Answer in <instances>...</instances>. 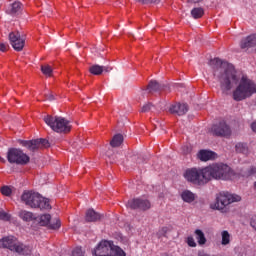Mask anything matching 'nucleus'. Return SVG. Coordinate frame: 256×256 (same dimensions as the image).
<instances>
[{
  "label": "nucleus",
  "mask_w": 256,
  "mask_h": 256,
  "mask_svg": "<svg viewBox=\"0 0 256 256\" xmlns=\"http://www.w3.org/2000/svg\"><path fill=\"white\" fill-rule=\"evenodd\" d=\"M137 1H139L140 3H144V4L151 2V0H137Z\"/></svg>",
  "instance_id": "44"
},
{
  "label": "nucleus",
  "mask_w": 256,
  "mask_h": 256,
  "mask_svg": "<svg viewBox=\"0 0 256 256\" xmlns=\"http://www.w3.org/2000/svg\"><path fill=\"white\" fill-rule=\"evenodd\" d=\"M45 97L48 101H55V96L53 95V92H49L48 94H45Z\"/></svg>",
  "instance_id": "38"
},
{
  "label": "nucleus",
  "mask_w": 256,
  "mask_h": 256,
  "mask_svg": "<svg viewBox=\"0 0 256 256\" xmlns=\"http://www.w3.org/2000/svg\"><path fill=\"white\" fill-rule=\"evenodd\" d=\"M203 0H190L191 3H201Z\"/></svg>",
  "instance_id": "45"
},
{
  "label": "nucleus",
  "mask_w": 256,
  "mask_h": 256,
  "mask_svg": "<svg viewBox=\"0 0 256 256\" xmlns=\"http://www.w3.org/2000/svg\"><path fill=\"white\" fill-rule=\"evenodd\" d=\"M221 237V245H223V247H227V245L231 244V234L229 233V231L223 230L221 232Z\"/></svg>",
  "instance_id": "25"
},
{
  "label": "nucleus",
  "mask_w": 256,
  "mask_h": 256,
  "mask_svg": "<svg viewBox=\"0 0 256 256\" xmlns=\"http://www.w3.org/2000/svg\"><path fill=\"white\" fill-rule=\"evenodd\" d=\"M198 158L200 161H211V159H215V152L209 150H200L198 153Z\"/></svg>",
  "instance_id": "20"
},
{
  "label": "nucleus",
  "mask_w": 256,
  "mask_h": 256,
  "mask_svg": "<svg viewBox=\"0 0 256 256\" xmlns=\"http://www.w3.org/2000/svg\"><path fill=\"white\" fill-rule=\"evenodd\" d=\"M256 93V84L247 76H242L239 84L232 92V99L234 101H245L249 97H253Z\"/></svg>",
  "instance_id": "3"
},
{
  "label": "nucleus",
  "mask_w": 256,
  "mask_h": 256,
  "mask_svg": "<svg viewBox=\"0 0 256 256\" xmlns=\"http://www.w3.org/2000/svg\"><path fill=\"white\" fill-rule=\"evenodd\" d=\"M168 230H169V229H168L167 227L161 228V230H160V235H165V233H167Z\"/></svg>",
  "instance_id": "40"
},
{
  "label": "nucleus",
  "mask_w": 256,
  "mask_h": 256,
  "mask_svg": "<svg viewBox=\"0 0 256 256\" xmlns=\"http://www.w3.org/2000/svg\"><path fill=\"white\" fill-rule=\"evenodd\" d=\"M181 199L184 201V203H193V201L197 199V196L195 193L191 192V190H184L181 193Z\"/></svg>",
  "instance_id": "22"
},
{
  "label": "nucleus",
  "mask_w": 256,
  "mask_h": 256,
  "mask_svg": "<svg viewBox=\"0 0 256 256\" xmlns=\"http://www.w3.org/2000/svg\"><path fill=\"white\" fill-rule=\"evenodd\" d=\"M123 143V136L121 134H116L112 138L110 145L111 147H119Z\"/></svg>",
  "instance_id": "29"
},
{
  "label": "nucleus",
  "mask_w": 256,
  "mask_h": 256,
  "mask_svg": "<svg viewBox=\"0 0 256 256\" xmlns=\"http://www.w3.org/2000/svg\"><path fill=\"white\" fill-rule=\"evenodd\" d=\"M103 71H105L106 73H109V71H111V67L103 66Z\"/></svg>",
  "instance_id": "42"
},
{
  "label": "nucleus",
  "mask_w": 256,
  "mask_h": 256,
  "mask_svg": "<svg viewBox=\"0 0 256 256\" xmlns=\"http://www.w3.org/2000/svg\"><path fill=\"white\" fill-rule=\"evenodd\" d=\"M194 235L196 236L197 243L198 245H200V247H203V245L207 243V238L205 237V233H203V230L196 229L194 231Z\"/></svg>",
  "instance_id": "23"
},
{
  "label": "nucleus",
  "mask_w": 256,
  "mask_h": 256,
  "mask_svg": "<svg viewBox=\"0 0 256 256\" xmlns=\"http://www.w3.org/2000/svg\"><path fill=\"white\" fill-rule=\"evenodd\" d=\"M126 207L132 210L148 211V209H151V202L143 198H134L128 200Z\"/></svg>",
  "instance_id": "10"
},
{
  "label": "nucleus",
  "mask_w": 256,
  "mask_h": 256,
  "mask_svg": "<svg viewBox=\"0 0 256 256\" xmlns=\"http://www.w3.org/2000/svg\"><path fill=\"white\" fill-rule=\"evenodd\" d=\"M153 104L151 103H147V104H144L143 107L141 108V113H149V111H151V109H153Z\"/></svg>",
  "instance_id": "36"
},
{
  "label": "nucleus",
  "mask_w": 256,
  "mask_h": 256,
  "mask_svg": "<svg viewBox=\"0 0 256 256\" xmlns=\"http://www.w3.org/2000/svg\"><path fill=\"white\" fill-rule=\"evenodd\" d=\"M149 93H153V91H161V84L156 80H151L147 86Z\"/></svg>",
  "instance_id": "26"
},
{
  "label": "nucleus",
  "mask_w": 256,
  "mask_h": 256,
  "mask_svg": "<svg viewBox=\"0 0 256 256\" xmlns=\"http://www.w3.org/2000/svg\"><path fill=\"white\" fill-rule=\"evenodd\" d=\"M21 201L27 205V207H31V209H40L41 211L51 209L49 199L40 196L39 193L25 191L21 196Z\"/></svg>",
  "instance_id": "4"
},
{
  "label": "nucleus",
  "mask_w": 256,
  "mask_h": 256,
  "mask_svg": "<svg viewBox=\"0 0 256 256\" xmlns=\"http://www.w3.org/2000/svg\"><path fill=\"white\" fill-rule=\"evenodd\" d=\"M191 15H192L193 19H201V17H203V15H205V10H203V8H201V7L194 8L191 10Z\"/></svg>",
  "instance_id": "28"
},
{
  "label": "nucleus",
  "mask_w": 256,
  "mask_h": 256,
  "mask_svg": "<svg viewBox=\"0 0 256 256\" xmlns=\"http://www.w3.org/2000/svg\"><path fill=\"white\" fill-rule=\"evenodd\" d=\"M209 181H229L233 177V169L225 163H213L205 167Z\"/></svg>",
  "instance_id": "2"
},
{
  "label": "nucleus",
  "mask_w": 256,
  "mask_h": 256,
  "mask_svg": "<svg viewBox=\"0 0 256 256\" xmlns=\"http://www.w3.org/2000/svg\"><path fill=\"white\" fill-rule=\"evenodd\" d=\"M23 8V4L19 1H15L10 5V15H17L21 13V9Z\"/></svg>",
  "instance_id": "24"
},
{
  "label": "nucleus",
  "mask_w": 256,
  "mask_h": 256,
  "mask_svg": "<svg viewBox=\"0 0 256 256\" xmlns=\"http://www.w3.org/2000/svg\"><path fill=\"white\" fill-rule=\"evenodd\" d=\"M211 131L216 137H229L231 135V128L225 121L219 122L212 126Z\"/></svg>",
  "instance_id": "14"
},
{
  "label": "nucleus",
  "mask_w": 256,
  "mask_h": 256,
  "mask_svg": "<svg viewBox=\"0 0 256 256\" xmlns=\"http://www.w3.org/2000/svg\"><path fill=\"white\" fill-rule=\"evenodd\" d=\"M149 3L157 4V3H161V0H150V2H148L147 4H149Z\"/></svg>",
  "instance_id": "43"
},
{
  "label": "nucleus",
  "mask_w": 256,
  "mask_h": 256,
  "mask_svg": "<svg viewBox=\"0 0 256 256\" xmlns=\"http://www.w3.org/2000/svg\"><path fill=\"white\" fill-rule=\"evenodd\" d=\"M19 217H20V219H22V221H25L26 223L35 221V219H37V216H35V214H33V212H29L27 210H21L19 212Z\"/></svg>",
  "instance_id": "21"
},
{
  "label": "nucleus",
  "mask_w": 256,
  "mask_h": 256,
  "mask_svg": "<svg viewBox=\"0 0 256 256\" xmlns=\"http://www.w3.org/2000/svg\"><path fill=\"white\" fill-rule=\"evenodd\" d=\"M256 173V167L251 166L246 172H244L242 175L243 177H251V175H255Z\"/></svg>",
  "instance_id": "34"
},
{
  "label": "nucleus",
  "mask_w": 256,
  "mask_h": 256,
  "mask_svg": "<svg viewBox=\"0 0 256 256\" xmlns=\"http://www.w3.org/2000/svg\"><path fill=\"white\" fill-rule=\"evenodd\" d=\"M2 195H5V197H11V193H13V190H11V187L9 186H3L1 188Z\"/></svg>",
  "instance_id": "33"
},
{
  "label": "nucleus",
  "mask_w": 256,
  "mask_h": 256,
  "mask_svg": "<svg viewBox=\"0 0 256 256\" xmlns=\"http://www.w3.org/2000/svg\"><path fill=\"white\" fill-rule=\"evenodd\" d=\"M113 241L102 240L96 248L92 251L94 256H109L111 249L113 248Z\"/></svg>",
  "instance_id": "11"
},
{
  "label": "nucleus",
  "mask_w": 256,
  "mask_h": 256,
  "mask_svg": "<svg viewBox=\"0 0 256 256\" xmlns=\"http://www.w3.org/2000/svg\"><path fill=\"white\" fill-rule=\"evenodd\" d=\"M240 48L245 51H249V49L256 48V34H251L245 38H243L240 42Z\"/></svg>",
  "instance_id": "15"
},
{
  "label": "nucleus",
  "mask_w": 256,
  "mask_h": 256,
  "mask_svg": "<svg viewBox=\"0 0 256 256\" xmlns=\"http://www.w3.org/2000/svg\"><path fill=\"white\" fill-rule=\"evenodd\" d=\"M251 129L254 133H256V121L251 124Z\"/></svg>",
  "instance_id": "41"
},
{
  "label": "nucleus",
  "mask_w": 256,
  "mask_h": 256,
  "mask_svg": "<svg viewBox=\"0 0 256 256\" xmlns=\"http://www.w3.org/2000/svg\"><path fill=\"white\" fill-rule=\"evenodd\" d=\"M0 221H11V214L1 210L0 211Z\"/></svg>",
  "instance_id": "32"
},
{
  "label": "nucleus",
  "mask_w": 256,
  "mask_h": 256,
  "mask_svg": "<svg viewBox=\"0 0 256 256\" xmlns=\"http://www.w3.org/2000/svg\"><path fill=\"white\" fill-rule=\"evenodd\" d=\"M12 251H14V253H18V255L27 256L32 253L33 248L29 245H25L19 241H16V244Z\"/></svg>",
  "instance_id": "18"
},
{
  "label": "nucleus",
  "mask_w": 256,
  "mask_h": 256,
  "mask_svg": "<svg viewBox=\"0 0 256 256\" xmlns=\"http://www.w3.org/2000/svg\"><path fill=\"white\" fill-rule=\"evenodd\" d=\"M9 39L14 51H23V47H25V37L21 36V33L11 32Z\"/></svg>",
  "instance_id": "13"
},
{
  "label": "nucleus",
  "mask_w": 256,
  "mask_h": 256,
  "mask_svg": "<svg viewBox=\"0 0 256 256\" xmlns=\"http://www.w3.org/2000/svg\"><path fill=\"white\" fill-rule=\"evenodd\" d=\"M235 149L237 153H243V155H247V153H249V147L245 143H237L235 145Z\"/></svg>",
  "instance_id": "27"
},
{
  "label": "nucleus",
  "mask_w": 256,
  "mask_h": 256,
  "mask_svg": "<svg viewBox=\"0 0 256 256\" xmlns=\"http://www.w3.org/2000/svg\"><path fill=\"white\" fill-rule=\"evenodd\" d=\"M7 159L10 163L16 165H27L31 161V158L23 150L17 148H10L8 150Z\"/></svg>",
  "instance_id": "8"
},
{
  "label": "nucleus",
  "mask_w": 256,
  "mask_h": 256,
  "mask_svg": "<svg viewBox=\"0 0 256 256\" xmlns=\"http://www.w3.org/2000/svg\"><path fill=\"white\" fill-rule=\"evenodd\" d=\"M187 111H189V106H187V104L176 103L169 107V112L172 115H178L179 117L185 115Z\"/></svg>",
  "instance_id": "16"
},
{
  "label": "nucleus",
  "mask_w": 256,
  "mask_h": 256,
  "mask_svg": "<svg viewBox=\"0 0 256 256\" xmlns=\"http://www.w3.org/2000/svg\"><path fill=\"white\" fill-rule=\"evenodd\" d=\"M19 144L22 147H26L28 151L35 153L41 147H49V141L43 138L36 139V140H19Z\"/></svg>",
  "instance_id": "9"
},
{
  "label": "nucleus",
  "mask_w": 256,
  "mask_h": 256,
  "mask_svg": "<svg viewBox=\"0 0 256 256\" xmlns=\"http://www.w3.org/2000/svg\"><path fill=\"white\" fill-rule=\"evenodd\" d=\"M101 217V214L93 209H89L86 212L85 221H87V223H95L96 221H101Z\"/></svg>",
  "instance_id": "19"
},
{
  "label": "nucleus",
  "mask_w": 256,
  "mask_h": 256,
  "mask_svg": "<svg viewBox=\"0 0 256 256\" xmlns=\"http://www.w3.org/2000/svg\"><path fill=\"white\" fill-rule=\"evenodd\" d=\"M72 256H85V252H83V249L81 247H76L72 251Z\"/></svg>",
  "instance_id": "37"
},
{
  "label": "nucleus",
  "mask_w": 256,
  "mask_h": 256,
  "mask_svg": "<svg viewBox=\"0 0 256 256\" xmlns=\"http://www.w3.org/2000/svg\"><path fill=\"white\" fill-rule=\"evenodd\" d=\"M210 67L214 69V77L218 79L220 83V89L224 93L231 91L237 83H239V77H237V71H235V66L219 58H214L209 61Z\"/></svg>",
  "instance_id": "1"
},
{
  "label": "nucleus",
  "mask_w": 256,
  "mask_h": 256,
  "mask_svg": "<svg viewBox=\"0 0 256 256\" xmlns=\"http://www.w3.org/2000/svg\"><path fill=\"white\" fill-rule=\"evenodd\" d=\"M241 201V196L237 194H229L227 192H221L216 197L215 208L218 211H223L227 207V205H231V203H239Z\"/></svg>",
  "instance_id": "7"
},
{
  "label": "nucleus",
  "mask_w": 256,
  "mask_h": 256,
  "mask_svg": "<svg viewBox=\"0 0 256 256\" xmlns=\"http://www.w3.org/2000/svg\"><path fill=\"white\" fill-rule=\"evenodd\" d=\"M41 72L46 77H52V75H53V68L51 66H49V64H45V65L41 66Z\"/></svg>",
  "instance_id": "30"
},
{
  "label": "nucleus",
  "mask_w": 256,
  "mask_h": 256,
  "mask_svg": "<svg viewBox=\"0 0 256 256\" xmlns=\"http://www.w3.org/2000/svg\"><path fill=\"white\" fill-rule=\"evenodd\" d=\"M184 179L188 183H192V185H198L199 187H203L207 185V170L206 168H188L183 173Z\"/></svg>",
  "instance_id": "5"
},
{
  "label": "nucleus",
  "mask_w": 256,
  "mask_h": 256,
  "mask_svg": "<svg viewBox=\"0 0 256 256\" xmlns=\"http://www.w3.org/2000/svg\"><path fill=\"white\" fill-rule=\"evenodd\" d=\"M186 243L188 247H197V242H195V238H193V236H188L186 239Z\"/></svg>",
  "instance_id": "35"
},
{
  "label": "nucleus",
  "mask_w": 256,
  "mask_h": 256,
  "mask_svg": "<svg viewBox=\"0 0 256 256\" xmlns=\"http://www.w3.org/2000/svg\"><path fill=\"white\" fill-rule=\"evenodd\" d=\"M9 49V45L5 43H0V51L5 52Z\"/></svg>",
  "instance_id": "39"
},
{
  "label": "nucleus",
  "mask_w": 256,
  "mask_h": 256,
  "mask_svg": "<svg viewBox=\"0 0 256 256\" xmlns=\"http://www.w3.org/2000/svg\"><path fill=\"white\" fill-rule=\"evenodd\" d=\"M44 122L56 133H69V131H71V124H69V120L63 117L46 116L44 117Z\"/></svg>",
  "instance_id": "6"
},
{
  "label": "nucleus",
  "mask_w": 256,
  "mask_h": 256,
  "mask_svg": "<svg viewBox=\"0 0 256 256\" xmlns=\"http://www.w3.org/2000/svg\"><path fill=\"white\" fill-rule=\"evenodd\" d=\"M39 225L42 227H49V229H53L56 231L57 229H61V220L59 218H55L51 221V214H44L40 216Z\"/></svg>",
  "instance_id": "12"
},
{
  "label": "nucleus",
  "mask_w": 256,
  "mask_h": 256,
  "mask_svg": "<svg viewBox=\"0 0 256 256\" xmlns=\"http://www.w3.org/2000/svg\"><path fill=\"white\" fill-rule=\"evenodd\" d=\"M89 72L92 75H101L103 73V66L93 65L89 68Z\"/></svg>",
  "instance_id": "31"
},
{
  "label": "nucleus",
  "mask_w": 256,
  "mask_h": 256,
  "mask_svg": "<svg viewBox=\"0 0 256 256\" xmlns=\"http://www.w3.org/2000/svg\"><path fill=\"white\" fill-rule=\"evenodd\" d=\"M254 188L256 189V181L254 182Z\"/></svg>",
  "instance_id": "46"
},
{
  "label": "nucleus",
  "mask_w": 256,
  "mask_h": 256,
  "mask_svg": "<svg viewBox=\"0 0 256 256\" xmlns=\"http://www.w3.org/2000/svg\"><path fill=\"white\" fill-rule=\"evenodd\" d=\"M16 243L17 238L15 236H6L0 239V247L2 249H9V251H13V249H15Z\"/></svg>",
  "instance_id": "17"
}]
</instances>
